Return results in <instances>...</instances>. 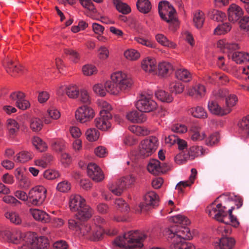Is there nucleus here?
Returning a JSON list of instances; mask_svg holds the SVG:
<instances>
[{
    "mask_svg": "<svg viewBox=\"0 0 249 249\" xmlns=\"http://www.w3.org/2000/svg\"><path fill=\"white\" fill-rule=\"evenodd\" d=\"M156 61L154 58L147 57L142 62V68L146 72H152L156 69Z\"/></svg>",
    "mask_w": 249,
    "mask_h": 249,
    "instance_id": "393cba45",
    "label": "nucleus"
},
{
    "mask_svg": "<svg viewBox=\"0 0 249 249\" xmlns=\"http://www.w3.org/2000/svg\"><path fill=\"white\" fill-rule=\"evenodd\" d=\"M189 160H194L196 157L204 154V150L202 146H193L186 151Z\"/></svg>",
    "mask_w": 249,
    "mask_h": 249,
    "instance_id": "c85d7f7f",
    "label": "nucleus"
},
{
    "mask_svg": "<svg viewBox=\"0 0 249 249\" xmlns=\"http://www.w3.org/2000/svg\"><path fill=\"white\" fill-rule=\"evenodd\" d=\"M158 146V139L155 136H150L140 143L139 155L142 158L150 156L156 151Z\"/></svg>",
    "mask_w": 249,
    "mask_h": 249,
    "instance_id": "39448f33",
    "label": "nucleus"
},
{
    "mask_svg": "<svg viewBox=\"0 0 249 249\" xmlns=\"http://www.w3.org/2000/svg\"><path fill=\"white\" fill-rule=\"evenodd\" d=\"M103 230L100 227H97L93 231L92 234L89 237L91 241H96L100 240L102 237Z\"/></svg>",
    "mask_w": 249,
    "mask_h": 249,
    "instance_id": "bf43d9fd",
    "label": "nucleus"
},
{
    "mask_svg": "<svg viewBox=\"0 0 249 249\" xmlns=\"http://www.w3.org/2000/svg\"><path fill=\"white\" fill-rule=\"evenodd\" d=\"M106 113L102 112L100 117L94 120L95 126L102 131H107L111 128V124L109 121L112 119V115H105Z\"/></svg>",
    "mask_w": 249,
    "mask_h": 249,
    "instance_id": "f8f14e48",
    "label": "nucleus"
},
{
    "mask_svg": "<svg viewBox=\"0 0 249 249\" xmlns=\"http://www.w3.org/2000/svg\"><path fill=\"white\" fill-rule=\"evenodd\" d=\"M240 133L242 137L246 139L249 137V115L244 117L238 124Z\"/></svg>",
    "mask_w": 249,
    "mask_h": 249,
    "instance_id": "5701e85b",
    "label": "nucleus"
},
{
    "mask_svg": "<svg viewBox=\"0 0 249 249\" xmlns=\"http://www.w3.org/2000/svg\"><path fill=\"white\" fill-rule=\"evenodd\" d=\"M47 190L42 185L33 187L28 192L29 205L39 206L43 204L46 198Z\"/></svg>",
    "mask_w": 249,
    "mask_h": 249,
    "instance_id": "423d86ee",
    "label": "nucleus"
},
{
    "mask_svg": "<svg viewBox=\"0 0 249 249\" xmlns=\"http://www.w3.org/2000/svg\"><path fill=\"white\" fill-rule=\"evenodd\" d=\"M7 129L10 137L14 138L19 131V125L15 120L8 119L7 120Z\"/></svg>",
    "mask_w": 249,
    "mask_h": 249,
    "instance_id": "a878e982",
    "label": "nucleus"
},
{
    "mask_svg": "<svg viewBox=\"0 0 249 249\" xmlns=\"http://www.w3.org/2000/svg\"><path fill=\"white\" fill-rule=\"evenodd\" d=\"M28 238L34 249H48L49 247V240L45 236L37 237L36 233H33L30 234Z\"/></svg>",
    "mask_w": 249,
    "mask_h": 249,
    "instance_id": "9d476101",
    "label": "nucleus"
},
{
    "mask_svg": "<svg viewBox=\"0 0 249 249\" xmlns=\"http://www.w3.org/2000/svg\"><path fill=\"white\" fill-rule=\"evenodd\" d=\"M94 115V111L91 107L83 106L78 108L75 111V116L78 121L84 123L92 119Z\"/></svg>",
    "mask_w": 249,
    "mask_h": 249,
    "instance_id": "6e6552de",
    "label": "nucleus"
},
{
    "mask_svg": "<svg viewBox=\"0 0 249 249\" xmlns=\"http://www.w3.org/2000/svg\"><path fill=\"white\" fill-rule=\"evenodd\" d=\"M99 105L102 107V109L100 111V114L102 112L106 113L105 115H111L110 111L112 109L111 106L105 101H101L99 102Z\"/></svg>",
    "mask_w": 249,
    "mask_h": 249,
    "instance_id": "69168bd1",
    "label": "nucleus"
},
{
    "mask_svg": "<svg viewBox=\"0 0 249 249\" xmlns=\"http://www.w3.org/2000/svg\"><path fill=\"white\" fill-rule=\"evenodd\" d=\"M82 71L86 76H90L97 72V69L95 66L91 64H87L83 66Z\"/></svg>",
    "mask_w": 249,
    "mask_h": 249,
    "instance_id": "603ef678",
    "label": "nucleus"
},
{
    "mask_svg": "<svg viewBox=\"0 0 249 249\" xmlns=\"http://www.w3.org/2000/svg\"><path fill=\"white\" fill-rule=\"evenodd\" d=\"M79 220H80L77 219L75 216L74 218L69 219L68 221L69 228L75 231H78L79 229V227L82 224L79 221Z\"/></svg>",
    "mask_w": 249,
    "mask_h": 249,
    "instance_id": "680f3d73",
    "label": "nucleus"
},
{
    "mask_svg": "<svg viewBox=\"0 0 249 249\" xmlns=\"http://www.w3.org/2000/svg\"><path fill=\"white\" fill-rule=\"evenodd\" d=\"M216 208H217L216 214L214 215L213 218L218 221L229 224V221L225 220V218L228 216L226 208L222 206L221 203H219L216 205Z\"/></svg>",
    "mask_w": 249,
    "mask_h": 249,
    "instance_id": "b1692460",
    "label": "nucleus"
},
{
    "mask_svg": "<svg viewBox=\"0 0 249 249\" xmlns=\"http://www.w3.org/2000/svg\"><path fill=\"white\" fill-rule=\"evenodd\" d=\"M64 53L69 57V59L74 63H77L80 58L79 53L75 50L71 48H65Z\"/></svg>",
    "mask_w": 249,
    "mask_h": 249,
    "instance_id": "4c0bfd02",
    "label": "nucleus"
},
{
    "mask_svg": "<svg viewBox=\"0 0 249 249\" xmlns=\"http://www.w3.org/2000/svg\"><path fill=\"white\" fill-rule=\"evenodd\" d=\"M228 97L226 98V107L225 108H229L231 111V107L234 106L237 101L238 98L234 94L230 95L229 96H227Z\"/></svg>",
    "mask_w": 249,
    "mask_h": 249,
    "instance_id": "5fc2aeb1",
    "label": "nucleus"
},
{
    "mask_svg": "<svg viewBox=\"0 0 249 249\" xmlns=\"http://www.w3.org/2000/svg\"><path fill=\"white\" fill-rule=\"evenodd\" d=\"M33 158L32 153L22 151L16 155L14 160L17 162L25 163Z\"/></svg>",
    "mask_w": 249,
    "mask_h": 249,
    "instance_id": "f704fd0d",
    "label": "nucleus"
},
{
    "mask_svg": "<svg viewBox=\"0 0 249 249\" xmlns=\"http://www.w3.org/2000/svg\"><path fill=\"white\" fill-rule=\"evenodd\" d=\"M2 201L6 204L14 206H17L21 204L20 201L12 196L6 195L2 197Z\"/></svg>",
    "mask_w": 249,
    "mask_h": 249,
    "instance_id": "864d4df0",
    "label": "nucleus"
},
{
    "mask_svg": "<svg viewBox=\"0 0 249 249\" xmlns=\"http://www.w3.org/2000/svg\"><path fill=\"white\" fill-rule=\"evenodd\" d=\"M240 27L244 31L249 32V17L245 16L239 21Z\"/></svg>",
    "mask_w": 249,
    "mask_h": 249,
    "instance_id": "774afa93",
    "label": "nucleus"
},
{
    "mask_svg": "<svg viewBox=\"0 0 249 249\" xmlns=\"http://www.w3.org/2000/svg\"><path fill=\"white\" fill-rule=\"evenodd\" d=\"M147 168L149 172L154 175L159 176L161 174L160 161L158 160H151L147 165Z\"/></svg>",
    "mask_w": 249,
    "mask_h": 249,
    "instance_id": "7c9ffc66",
    "label": "nucleus"
},
{
    "mask_svg": "<svg viewBox=\"0 0 249 249\" xmlns=\"http://www.w3.org/2000/svg\"><path fill=\"white\" fill-rule=\"evenodd\" d=\"M115 204L116 205L117 209L121 212L127 213L129 211V207L128 205L123 199L121 198L116 199Z\"/></svg>",
    "mask_w": 249,
    "mask_h": 249,
    "instance_id": "09e8293b",
    "label": "nucleus"
},
{
    "mask_svg": "<svg viewBox=\"0 0 249 249\" xmlns=\"http://www.w3.org/2000/svg\"><path fill=\"white\" fill-rule=\"evenodd\" d=\"M2 64L6 72L12 76H16L23 71V67L21 65L8 58L3 60Z\"/></svg>",
    "mask_w": 249,
    "mask_h": 249,
    "instance_id": "9b49d317",
    "label": "nucleus"
},
{
    "mask_svg": "<svg viewBox=\"0 0 249 249\" xmlns=\"http://www.w3.org/2000/svg\"><path fill=\"white\" fill-rule=\"evenodd\" d=\"M200 127L197 124H193L190 129L191 137L192 140L196 141L202 140L206 137L204 133L201 135L200 133Z\"/></svg>",
    "mask_w": 249,
    "mask_h": 249,
    "instance_id": "2f4dec72",
    "label": "nucleus"
},
{
    "mask_svg": "<svg viewBox=\"0 0 249 249\" xmlns=\"http://www.w3.org/2000/svg\"><path fill=\"white\" fill-rule=\"evenodd\" d=\"M5 216L12 223L16 225L20 224L22 222L21 219L19 214L16 212H7L5 213Z\"/></svg>",
    "mask_w": 249,
    "mask_h": 249,
    "instance_id": "49530a36",
    "label": "nucleus"
},
{
    "mask_svg": "<svg viewBox=\"0 0 249 249\" xmlns=\"http://www.w3.org/2000/svg\"><path fill=\"white\" fill-rule=\"evenodd\" d=\"M32 143L39 152L46 151L48 147L47 144L38 137H33Z\"/></svg>",
    "mask_w": 249,
    "mask_h": 249,
    "instance_id": "a19ab883",
    "label": "nucleus"
},
{
    "mask_svg": "<svg viewBox=\"0 0 249 249\" xmlns=\"http://www.w3.org/2000/svg\"><path fill=\"white\" fill-rule=\"evenodd\" d=\"M205 92V88L203 85H198L191 89L189 92L190 96H202L204 95Z\"/></svg>",
    "mask_w": 249,
    "mask_h": 249,
    "instance_id": "3c124183",
    "label": "nucleus"
},
{
    "mask_svg": "<svg viewBox=\"0 0 249 249\" xmlns=\"http://www.w3.org/2000/svg\"><path fill=\"white\" fill-rule=\"evenodd\" d=\"M42 121L39 118H35L31 120L30 128L35 132L39 131L42 128Z\"/></svg>",
    "mask_w": 249,
    "mask_h": 249,
    "instance_id": "de8ad7c7",
    "label": "nucleus"
},
{
    "mask_svg": "<svg viewBox=\"0 0 249 249\" xmlns=\"http://www.w3.org/2000/svg\"><path fill=\"white\" fill-rule=\"evenodd\" d=\"M164 234L170 244L171 249H195V246L186 240L192 238L189 228L175 225L167 228Z\"/></svg>",
    "mask_w": 249,
    "mask_h": 249,
    "instance_id": "f257e3e1",
    "label": "nucleus"
},
{
    "mask_svg": "<svg viewBox=\"0 0 249 249\" xmlns=\"http://www.w3.org/2000/svg\"><path fill=\"white\" fill-rule=\"evenodd\" d=\"M64 91L70 98L74 99L77 98L79 94V91L77 87L74 86H70L68 87L62 86L58 90L57 94L59 95H62Z\"/></svg>",
    "mask_w": 249,
    "mask_h": 249,
    "instance_id": "412c9836",
    "label": "nucleus"
},
{
    "mask_svg": "<svg viewBox=\"0 0 249 249\" xmlns=\"http://www.w3.org/2000/svg\"><path fill=\"white\" fill-rule=\"evenodd\" d=\"M209 18L217 22H222L226 18L225 14L218 10L212 9L208 13Z\"/></svg>",
    "mask_w": 249,
    "mask_h": 249,
    "instance_id": "473e14b6",
    "label": "nucleus"
},
{
    "mask_svg": "<svg viewBox=\"0 0 249 249\" xmlns=\"http://www.w3.org/2000/svg\"><path fill=\"white\" fill-rule=\"evenodd\" d=\"M218 47L223 48L224 52L228 53L230 57L231 54L239 48V45L236 43L227 42L224 40H220L217 43Z\"/></svg>",
    "mask_w": 249,
    "mask_h": 249,
    "instance_id": "6ab92c4d",
    "label": "nucleus"
},
{
    "mask_svg": "<svg viewBox=\"0 0 249 249\" xmlns=\"http://www.w3.org/2000/svg\"><path fill=\"white\" fill-rule=\"evenodd\" d=\"M242 9L236 4H231L228 9V19L230 21L235 23L243 16Z\"/></svg>",
    "mask_w": 249,
    "mask_h": 249,
    "instance_id": "4468645a",
    "label": "nucleus"
},
{
    "mask_svg": "<svg viewBox=\"0 0 249 249\" xmlns=\"http://www.w3.org/2000/svg\"><path fill=\"white\" fill-rule=\"evenodd\" d=\"M173 221L176 223H179L180 224L187 225L190 224V221L186 216L178 214L172 217Z\"/></svg>",
    "mask_w": 249,
    "mask_h": 249,
    "instance_id": "13d9d810",
    "label": "nucleus"
},
{
    "mask_svg": "<svg viewBox=\"0 0 249 249\" xmlns=\"http://www.w3.org/2000/svg\"><path fill=\"white\" fill-rule=\"evenodd\" d=\"M228 94V90L226 89H218L213 92V96L216 100L226 98Z\"/></svg>",
    "mask_w": 249,
    "mask_h": 249,
    "instance_id": "4d7b16f0",
    "label": "nucleus"
},
{
    "mask_svg": "<svg viewBox=\"0 0 249 249\" xmlns=\"http://www.w3.org/2000/svg\"><path fill=\"white\" fill-rule=\"evenodd\" d=\"M133 110L126 115L127 119L133 123H142L146 121V117L142 113Z\"/></svg>",
    "mask_w": 249,
    "mask_h": 249,
    "instance_id": "4be33fe9",
    "label": "nucleus"
},
{
    "mask_svg": "<svg viewBox=\"0 0 249 249\" xmlns=\"http://www.w3.org/2000/svg\"><path fill=\"white\" fill-rule=\"evenodd\" d=\"M147 235L144 231H131L125 233L123 236L117 237L113 243L120 248L134 249L142 247V241L145 239Z\"/></svg>",
    "mask_w": 249,
    "mask_h": 249,
    "instance_id": "7ed1b4c3",
    "label": "nucleus"
},
{
    "mask_svg": "<svg viewBox=\"0 0 249 249\" xmlns=\"http://www.w3.org/2000/svg\"><path fill=\"white\" fill-rule=\"evenodd\" d=\"M158 11L161 19L170 23V28L176 30L178 22L176 18V11L168 1L162 0L159 3Z\"/></svg>",
    "mask_w": 249,
    "mask_h": 249,
    "instance_id": "20e7f679",
    "label": "nucleus"
},
{
    "mask_svg": "<svg viewBox=\"0 0 249 249\" xmlns=\"http://www.w3.org/2000/svg\"><path fill=\"white\" fill-rule=\"evenodd\" d=\"M187 157V155L186 152L181 151L175 157V161L179 165L183 164L187 160H189L188 158Z\"/></svg>",
    "mask_w": 249,
    "mask_h": 249,
    "instance_id": "e2e57ef3",
    "label": "nucleus"
},
{
    "mask_svg": "<svg viewBox=\"0 0 249 249\" xmlns=\"http://www.w3.org/2000/svg\"><path fill=\"white\" fill-rule=\"evenodd\" d=\"M76 212L77 213L75 214V216L77 219H79L80 221H87L92 215V209L86 204L83 206H81Z\"/></svg>",
    "mask_w": 249,
    "mask_h": 249,
    "instance_id": "a211bd4d",
    "label": "nucleus"
},
{
    "mask_svg": "<svg viewBox=\"0 0 249 249\" xmlns=\"http://www.w3.org/2000/svg\"><path fill=\"white\" fill-rule=\"evenodd\" d=\"M116 9L124 15H126L131 12V8L130 6L124 2H121L118 5L115 7Z\"/></svg>",
    "mask_w": 249,
    "mask_h": 249,
    "instance_id": "338daca9",
    "label": "nucleus"
},
{
    "mask_svg": "<svg viewBox=\"0 0 249 249\" xmlns=\"http://www.w3.org/2000/svg\"><path fill=\"white\" fill-rule=\"evenodd\" d=\"M136 107L141 112H149L156 110L158 107L157 103L150 98L142 97L136 103Z\"/></svg>",
    "mask_w": 249,
    "mask_h": 249,
    "instance_id": "1a4fd4ad",
    "label": "nucleus"
},
{
    "mask_svg": "<svg viewBox=\"0 0 249 249\" xmlns=\"http://www.w3.org/2000/svg\"><path fill=\"white\" fill-rule=\"evenodd\" d=\"M87 169L88 176L93 180L99 182L104 178V175L101 169L96 164L89 163Z\"/></svg>",
    "mask_w": 249,
    "mask_h": 249,
    "instance_id": "ddd939ff",
    "label": "nucleus"
},
{
    "mask_svg": "<svg viewBox=\"0 0 249 249\" xmlns=\"http://www.w3.org/2000/svg\"><path fill=\"white\" fill-rule=\"evenodd\" d=\"M30 211L33 217L35 220L40 221L43 223L50 222L51 218L50 215L45 212L39 209H31Z\"/></svg>",
    "mask_w": 249,
    "mask_h": 249,
    "instance_id": "aec40b11",
    "label": "nucleus"
},
{
    "mask_svg": "<svg viewBox=\"0 0 249 249\" xmlns=\"http://www.w3.org/2000/svg\"><path fill=\"white\" fill-rule=\"evenodd\" d=\"M208 107L212 113L218 116H224L231 112V110L229 108L221 107L216 102L213 100L209 101Z\"/></svg>",
    "mask_w": 249,
    "mask_h": 249,
    "instance_id": "f3484780",
    "label": "nucleus"
},
{
    "mask_svg": "<svg viewBox=\"0 0 249 249\" xmlns=\"http://www.w3.org/2000/svg\"><path fill=\"white\" fill-rule=\"evenodd\" d=\"M110 81H107L105 84L107 91L111 94L117 95L120 91L129 89L133 84L132 80L121 71L113 73L111 75Z\"/></svg>",
    "mask_w": 249,
    "mask_h": 249,
    "instance_id": "f03ea898",
    "label": "nucleus"
},
{
    "mask_svg": "<svg viewBox=\"0 0 249 249\" xmlns=\"http://www.w3.org/2000/svg\"><path fill=\"white\" fill-rule=\"evenodd\" d=\"M156 39L161 45L168 48L175 49L177 46L175 43L168 40V39L162 34L157 35L156 36Z\"/></svg>",
    "mask_w": 249,
    "mask_h": 249,
    "instance_id": "c9c22d12",
    "label": "nucleus"
},
{
    "mask_svg": "<svg viewBox=\"0 0 249 249\" xmlns=\"http://www.w3.org/2000/svg\"><path fill=\"white\" fill-rule=\"evenodd\" d=\"M193 21L195 26L197 28H201L203 27L205 21L204 13L200 10L196 11L194 14Z\"/></svg>",
    "mask_w": 249,
    "mask_h": 249,
    "instance_id": "72a5a7b5",
    "label": "nucleus"
},
{
    "mask_svg": "<svg viewBox=\"0 0 249 249\" xmlns=\"http://www.w3.org/2000/svg\"><path fill=\"white\" fill-rule=\"evenodd\" d=\"M156 97L162 102L171 103L173 100V97L168 92L163 90H159L155 92Z\"/></svg>",
    "mask_w": 249,
    "mask_h": 249,
    "instance_id": "ea45409f",
    "label": "nucleus"
},
{
    "mask_svg": "<svg viewBox=\"0 0 249 249\" xmlns=\"http://www.w3.org/2000/svg\"><path fill=\"white\" fill-rule=\"evenodd\" d=\"M136 6L138 10L144 14L149 13L152 8L151 2L149 0H138Z\"/></svg>",
    "mask_w": 249,
    "mask_h": 249,
    "instance_id": "c756f323",
    "label": "nucleus"
},
{
    "mask_svg": "<svg viewBox=\"0 0 249 249\" xmlns=\"http://www.w3.org/2000/svg\"><path fill=\"white\" fill-rule=\"evenodd\" d=\"M25 94L20 91L13 92L10 95V99L12 101L15 102L16 104H18V102H20L22 99L25 98Z\"/></svg>",
    "mask_w": 249,
    "mask_h": 249,
    "instance_id": "052dcab7",
    "label": "nucleus"
},
{
    "mask_svg": "<svg viewBox=\"0 0 249 249\" xmlns=\"http://www.w3.org/2000/svg\"><path fill=\"white\" fill-rule=\"evenodd\" d=\"M129 130L137 136H144L150 134V131L148 129L136 125L130 126L129 127Z\"/></svg>",
    "mask_w": 249,
    "mask_h": 249,
    "instance_id": "e433bc0d",
    "label": "nucleus"
},
{
    "mask_svg": "<svg viewBox=\"0 0 249 249\" xmlns=\"http://www.w3.org/2000/svg\"><path fill=\"white\" fill-rule=\"evenodd\" d=\"M176 77L180 80L188 82L191 79L190 73L186 69H179L176 71Z\"/></svg>",
    "mask_w": 249,
    "mask_h": 249,
    "instance_id": "79ce46f5",
    "label": "nucleus"
},
{
    "mask_svg": "<svg viewBox=\"0 0 249 249\" xmlns=\"http://www.w3.org/2000/svg\"><path fill=\"white\" fill-rule=\"evenodd\" d=\"M173 71V66L169 62H162L160 63L158 65V74L161 76H165Z\"/></svg>",
    "mask_w": 249,
    "mask_h": 249,
    "instance_id": "bb28decb",
    "label": "nucleus"
},
{
    "mask_svg": "<svg viewBox=\"0 0 249 249\" xmlns=\"http://www.w3.org/2000/svg\"><path fill=\"white\" fill-rule=\"evenodd\" d=\"M231 29V26L230 23L226 22L218 25L214 29L213 34L215 35H224L229 32Z\"/></svg>",
    "mask_w": 249,
    "mask_h": 249,
    "instance_id": "58836bf2",
    "label": "nucleus"
},
{
    "mask_svg": "<svg viewBox=\"0 0 249 249\" xmlns=\"http://www.w3.org/2000/svg\"><path fill=\"white\" fill-rule=\"evenodd\" d=\"M190 113L195 117L204 118L207 117V113L205 109L201 107L191 108L189 110Z\"/></svg>",
    "mask_w": 249,
    "mask_h": 249,
    "instance_id": "37998d69",
    "label": "nucleus"
},
{
    "mask_svg": "<svg viewBox=\"0 0 249 249\" xmlns=\"http://www.w3.org/2000/svg\"><path fill=\"white\" fill-rule=\"evenodd\" d=\"M120 180L123 183L124 186L126 189L127 188L130 187L132 185L134 184L136 181V178L132 175H128L121 178H120Z\"/></svg>",
    "mask_w": 249,
    "mask_h": 249,
    "instance_id": "8fccbe9b",
    "label": "nucleus"
},
{
    "mask_svg": "<svg viewBox=\"0 0 249 249\" xmlns=\"http://www.w3.org/2000/svg\"><path fill=\"white\" fill-rule=\"evenodd\" d=\"M235 240L232 237H222L214 243V249H233Z\"/></svg>",
    "mask_w": 249,
    "mask_h": 249,
    "instance_id": "2eb2a0df",
    "label": "nucleus"
},
{
    "mask_svg": "<svg viewBox=\"0 0 249 249\" xmlns=\"http://www.w3.org/2000/svg\"><path fill=\"white\" fill-rule=\"evenodd\" d=\"M71 188V183L66 180L59 182L56 187V189L58 191L63 193H66L68 192L70 190Z\"/></svg>",
    "mask_w": 249,
    "mask_h": 249,
    "instance_id": "0e129e2a",
    "label": "nucleus"
},
{
    "mask_svg": "<svg viewBox=\"0 0 249 249\" xmlns=\"http://www.w3.org/2000/svg\"><path fill=\"white\" fill-rule=\"evenodd\" d=\"M86 204L85 199L79 195L72 194L70 196L69 207L71 212H76L81 206Z\"/></svg>",
    "mask_w": 249,
    "mask_h": 249,
    "instance_id": "dca6fc26",
    "label": "nucleus"
},
{
    "mask_svg": "<svg viewBox=\"0 0 249 249\" xmlns=\"http://www.w3.org/2000/svg\"><path fill=\"white\" fill-rule=\"evenodd\" d=\"M169 88L172 93L177 94H180L183 91L184 86L181 83L173 82L170 84Z\"/></svg>",
    "mask_w": 249,
    "mask_h": 249,
    "instance_id": "a18cd8bd",
    "label": "nucleus"
},
{
    "mask_svg": "<svg viewBox=\"0 0 249 249\" xmlns=\"http://www.w3.org/2000/svg\"><path fill=\"white\" fill-rule=\"evenodd\" d=\"M85 136L86 139L89 142H94L97 141L100 136V133L98 130L95 128L88 129L86 133Z\"/></svg>",
    "mask_w": 249,
    "mask_h": 249,
    "instance_id": "c03bdc74",
    "label": "nucleus"
},
{
    "mask_svg": "<svg viewBox=\"0 0 249 249\" xmlns=\"http://www.w3.org/2000/svg\"><path fill=\"white\" fill-rule=\"evenodd\" d=\"M158 195L153 191L148 192L144 196L143 202L140 204L141 211L147 212L159 205Z\"/></svg>",
    "mask_w": 249,
    "mask_h": 249,
    "instance_id": "0eeeda50",
    "label": "nucleus"
},
{
    "mask_svg": "<svg viewBox=\"0 0 249 249\" xmlns=\"http://www.w3.org/2000/svg\"><path fill=\"white\" fill-rule=\"evenodd\" d=\"M108 186L109 190L117 196H121L124 191L126 190L120 179L114 183L109 184Z\"/></svg>",
    "mask_w": 249,
    "mask_h": 249,
    "instance_id": "cd10ccee",
    "label": "nucleus"
},
{
    "mask_svg": "<svg viewBox=\"0 0 249 249\" xmlns=\"http://www.w3.org/2000/svg\"><path fill=\"white\" fill-rule=\"evenodd\" d=\"M124 55L128 59L135 60L140 57V54L137 51L134 49H130L125 51Z\"/></svg>",
    "mask_w": 249,
    "mask_h": 249,
    "instance_id": "6e6d98bb",
    "label": "nucleus"
}]
</instances>
